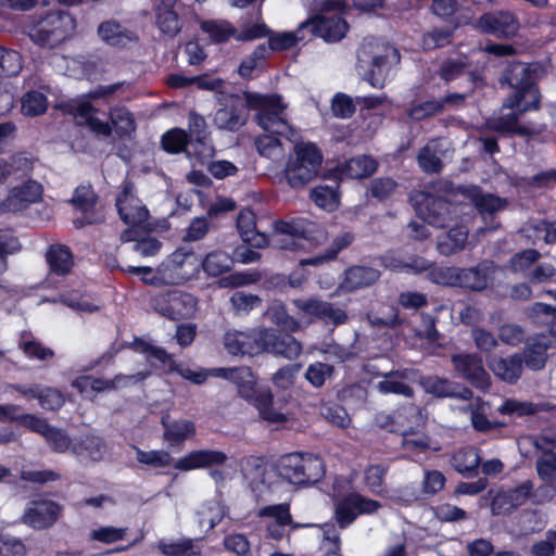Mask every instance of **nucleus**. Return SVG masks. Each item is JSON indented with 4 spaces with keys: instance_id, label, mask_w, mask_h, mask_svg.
I'll list each match as a JSON object with an SVG mask.
<instances>
[{
    "instance_id": "6e6d98bb",
    "label": "nucleus",
    "mask_w": 556,
    "mask_h": 556,
    "mask_svg": "<svg viewBox=\"0 0 556 556\" xmlns=\"http://www.w3.org/2000/svg\"><path fill=\"white\" fill-rule=\"evenodd\" d=\"M336 374L333 365L323 362H315L307 366L305 379L314 388H321L328 379H331Z\"/></svg>"
},
{
    "instance_id": "c03bdc74",
    "label": "nucleus",
    "mask_w": 556,
    "mask_h": 556,
    "mask_svg": "<svg viewBox=\"0 0 556 556\" xmlns=\"http://www.w3.org/2000/svg\"><path fill=\"white\" fill-rule=\"evenodd\" d=\"M255 148L261 156L274 163L281 162L286 157V148L281 140L270 134H264L255 139Z\"/></svg>"
},
{
    "instance_id": "864d4df0",
    "label": "nucleus",
    "mask_w": 556,
    "mask_h": 556,
    "mask_svg": "<svg viewBox=\"0 0 556 556\" xmlns=\"http://www.w3.org/2000/svg\"><path fill=\"white\" fill-rule=\"evenodd\" d=\"M22 113L34 117L46 113L48 109L47 96L38 90H29L22 97Z\"/></svg>"
},
{
    "instance_id": "c85d7f7f",
    "label": "nucleus",
    "mask_w": 556,
    "mask_h": 556,
    "mask_svg": "<svg viewBox=\"0 0 556 556\" xmlns=\"http://www.w3.org/2000/svg\"><path fill=\"white\" fill-rule=\"evenodd\" d=\"M489 368L501 380L507 383H516L522 372V357L514 354L508 357L493 356L488 361Z\"/></svg>"
},
{
    "instance_id": "2eb2a0df",
    "label": "nucleus",
    "mask_w": 556,
    "mask_h": 556,
    "mask_svg": "<svg viewBox=\"0 0 556 556\" xmlns=\"http://www.w3.org/2000/svg\"><path fill=\"white\" fill-rule=\"evenodd\" d=\"M187 5L181 0H156L153 5L154 25L167 38L177 37L184 26Z\"/></svg>"
},
{
    "instance_id": "052dcab7",
    "label": "nucleus",
    "mask_w": 556,
    "mask_h": 556,
    "mask_svg": "<svg viewBox=\"0 0 556 556\" xmlns=\"http://www.w3.org/2000/svg\"><path fill=\"white\" fill-rule=\"evenodd\" d=\"M137 460L140 464L152 466L154 468L167 467L172 464L173 457L167 451H142L137 448Z\"/></svg>"
},
{
    "instance_id": "c9c22d12",
    "label": "nucleus",
    "mask_w": 556,
    "mask_h": 556,
    "mask_svg": "<svg viewBox=\"0 0 556 556\" xmlns=\"http://www.w3.org/2000/svg\"><path fill=\"white\" fill-rule=\"evenodd\" d=\"M200 270L203 269L208 276L217 277L229 271L233 266L232 253L216 250L206 254L204 258L199 255Z\"/></svg>"
},
{
    "instance_id": "72a5a7b5",
    "label": "nucleus",
    "mask_w": 556,
    "mask_h": 556,
    "mask_svg": "<svg viewBox=\"0 0 556 556\" xmlns=\"http://www.w3.org/2000/svg\"><path fill=\"white\" fill-rule=\"evenodd\" d=\"M162 425L163 438L172 447L182 445L187 439L193 438L197 433L195 425L191 420L179 419L169 422L163 418Z\"/></svg>"
},
{
    "instance_id": "e2e57ef3",
    "label": "nucleus",
    "mask_w": 556,
    "mask_h": 556,
    "mask_svg": "<svg viewBox=\"0 0 556 556\" xmlns=\"http://www.w3.org/2000/svg\"><path fill=\"white\" fill-rule=\"evenodd\" d=\"M167 372H175L194 384H203L208 377V372L205 369L193 370L187 364L177 361L170 363V368H167Z\"/></svg>"
},
{
    "instance_id": "49530a36",
    "label": "nucleus",
    "mask_w": 556,
    "mask_h": 556,
    "mask_svg": "<svg viewBox=\"0 0 556 556\" xmlns=\"http://www.w3.org/2000/svg\"><path fill=\"white\" fill-rule=\"evenodd\" d=\"M456 287L472 291H482L488 287V275L479 266L458 268Z\"/></svg>"
},
{
    "instance_id": "423d86ee",
    "label": "nucleus",
    "mask_w": 556,
    "mask_h": 556,
    "mask_svg": "<svg viewBox=\"0 0 556 556\" xmlns=\"http://www.w3.org/2000/svg\"><path fill=\"white\" fill-rule=\"evenodd\" d=\"M323 154L312 142L296 143L289 156L283 174L292 188L306 185L314 179L321 166Z\"/></svg>"
},
{
    "instance_id": "a211bd4d",
    "label": "nucleus",
    "mask_w": 556,
    "mask_h": 556,
    "mask_svg": "<svg viewBox=\"0 0 556 556\" xmlns=\"http://www.w3.org/2000/svg\"><path fill=\"white\" fill-rule=\"evenodd\" d=\"M289 331L263 329L258 332L260 352L273 353L287 359H295L302 353V344Z\"/></svg>"
},
{
    "instance_id": "b1692460",
    "label": "nucleus",
    "mask_w": 556,
    "mask_h": 556,
    "mask_svg": "<svg viewBox=\"0 0 556 556\" xmlns=\"http://www.w3.org/2000/svg\"><path fill=\"white\" fill-rule=\"evenodd\" d=\"M477 27L485 34L500 38H510L517 34L519 21L509 11L489 12L479 17Z\"/></svg>"
},
{
    "instance_id": "ddd939ff",
    "label": "nucleus",
    "mask_w": 556,
    "mask_h": 556,
    "mask_svg": "<svg viewBox=\"0 0 556 556\" xmlns=\"http://www.w3.org/2000/svg\"><path fill=\"white\" fill-rule=\"evenodd\" d=\"M240 397L245 400L257 412L262 420L269 424H280L287 420L280 408L275 406L274 394L268 387H260L254 376L253 382H245L237 390Z\"/></svg>"
},
{
    "instance_id": "aec40b11",
    "label": "nucleus",
    "mask_w": 556,
    "mask_h": 556,
    "mask_svg": "<svg viewBox=\"0 0 556 556\" xmlns=\"http://www.w3.org/2000/svg\"><path fill=\"white\" fill-rule=\"evenodd\" d=\"M293 305L299 313L319 319L326 325L337 327L345 324L349 319L348 313L344 309L337 307L333 303L319 299H296L293 300Z\"/></svg>"
},
{
    "instance_id": "a18cd8bd",
    "label": "nucleus",
    "mask_w": 556,
    "mask_h": 556,
    "mask_svg": "<svg viewBox=\"0 0 556 556\" xmlns=\"http://www.w3.org/2000/svg\"><path fill=\"white\" fill-rule=\"evenodd\" d=\"M200 27L215 43H224L231 38L236 39L237 28L226 20L203 21Z\"/></svg>"
},
{
    "instance_id": "9d476101",
    "label": "nucleus",
    "mask_w": 556,
    "mask_h": 556,
    "mask_svg": "<svg viewBox=\"0 0 556 556\" xmlns=\"http://www.w3.org/2000/svg\"><path fill=\"white\" fill-rule=\"evenodd\" d=\"M148 303L156 314L174 321L193 317L198 308V299L178 289L155 292Z\"/></svg>"
},
{
    "instance_id": "f03ea898",
    "label": "nucleus",
    "mask_w": 556,
    "mask_h": 556,
    "mask_svg": "<svg viewBox=\"0 0 556 556\" xmlns=\"http://www.w3.org/2000/svg\"><path fill=\"white\" fill-rule=\"evenodd\" d=\"M116 207L121 219L128 226L121 236L123 242L157 243V240L151 238V235L159 226L165 227V222L159 225L149 220L150 212L138 198L131 181L125 180L121 185V191L116 197Z\"/></svg>"
},
{
    "instance_id": "9b49d317",
    "label": "nucleus",
    "mask_w": 556,
    "mask_h": 556,
    "mask_svg": "<svg viewBox=\"0 0 556 556\" xmlns=\"http://www.w3.org/2000/svg\"><path fill=\"white\" fill-rule=\"evenodd\" d=\"M76 20L68 12H52L43 17L30 31V39L42 47H54L72 37Z\"/></svg>"
},
{
    "instance_id": "39448f33",
    "label": "nucleus",
    "mask_w": 556,
    "mask_h": 556,
    "mask_svg": "<svg viewBox=\"0 0 556 556\" xmlns=\"http://www.w3.org/2000/svg\"><path fill=\"white\" fill-rule=\"evenodd\" d=\"M200 273L199 255L179 245L157 267L156 275L142 277L147 286H179L195 278Z\"/></svg>"
},
{
    "instance_id": "603ef678",
    "label": "nucleus",
    "mask_w": 556,
    "mask_h": 556,
    "mask_svg": "<svg viewBox=\"0 0 556 556\" xmlns=\"http://www.w3.org/2000/svg\"><path fill=\"white\" fill-rule=\"evenodd\" d=\"M112 126L118 136L130 135L136 129L132 114L123 106H114L109 113Z\"/></svg>"
},
{
    "instance_id": "4c0bfd02",
    "label": "nucleus",
    "mask_w": 556,
    "mask_h": 556,
    "mask_svg": "<svg viewBox=\"0 0 556 556\" xmlns=\"http://www.w3.org/2000/svg\"><path fill=\"white\" fill-rule=\"evenodd\" d=\"M46 254L51 273L65 276L74 266V256L68 245H49Z\"/></svg>"
},
{
    "instance_id": "8fccbe9b",
    "label": "nucleus",
    "mask_w": 556,
    "mask_h": 556,
    "mask_svg": "<svg viewBox=\"0 0 556 556\" xmlns=\"http://www.w3.org/2000/svg\"><path fill=\"white\" fill-rule=\"evenodd\" d=\"M268 58L269 48H266V43L258 45L253 52L240 63L238 68L239 75L243 78L252 77L253 72L262 68Z\"/></svg>"
},
{
    "instance_id": "774afa93",
    "label": "nucleus",
    "mask_w": 556,
    "mask_h": 556,
    "mask_svg": "<svg viewBox=\"0 0 556 556\" xmlns=\"http://www.w3.org/2000/svg\"><path fill=\"white\" fill-rule=\"evenodd\" d=\"M45 439L51 450L56 453H64L67 450L72 451L73 440L62 429L52 427Z\"/></svg>"
},
{
    "instance_id": "cd10ccee",
    "label": "nucleus",
    "mask_w": 556,
    "mask_h": 556,
    "mask_svg": "<svg viewBox=\"0 0 556 556\" xmlns=\"http://www.w3.org/2000/svg\"><path fill=\"white\" fill-rule=\"evenodd\" d=\"M104 452L105 442L100 435L87 432L73 439L72 453L79 458L100 462Z\"/></svg>"
},
{
    "instance_id": "a19ab883",
    "label": "nucleus",
    "mask_w": 556,
    "mask_h": 556,
    "mask_svg": "<svg viewBox=\"0 0 556 556\" xmlns=\"http://www.w3.org/2000/svg\"><path fill=\"white\" fill-rule=\"evenodd\" d=\"M405 378L406 375L404 371L392 370L384 375V379L379 381L376 388L382 394H396L413 397L414 389L403 381Z\"/></svg>"
},
{
    "instance_id": "6e6552de",
    "label": "nucleus",
    "mask_w": 556,
    "mask_h": 556,
    "mask_svg": "<svg viewBox=\"0 0 556 556\" xmlns=\"http://www.w3.org/2000/svg\"><path fill=\"white\" fill-rule=\"evenodd\" d=\"M380 267L391 270H402L404 261L390 254L374 257L370 265L349 266L340 281V289L344 292H354L374 286L381 277Z\"/></svg>"
},
{
    "instance_id": "4d7b16f0",
    "label": "nucleus",
    "mask_w": 556,
    "mask_h": 556,
    "mask_svg": "<svg viewBox=\"0 0 556 556\" xmlns=\"http://www.w3.org/2000/svg\"><path fill=\"white\" fill-rule=\"evenodd\" d=\"M388 468L381 464L369 465L364 472V482L375 495H381L386 491L384 478Z\"/></svg>"
},
{
    "instance_id": "338daca9",
    "label": "nucleus",
    "mask_w": 556,
    "mask_h": 556,
    "mask_svg": "<svg viewBox=\"0 0 556 556\" xmlns=\"http://www.w3.org/2000/svg\"><path fill=\"white\" fill-rule=\"evenodd\" d=\"M541 254L534 249H528L516 253L509 260V269L514 273H521L529 269L539 258Z\"/></svg>"
},
{
    "instance_id": "0eeeda50",
    "label": "nucleus",
    "mask_w": 556,
    "mask_h": 556,
    "mask_svg": "<svg viewBox=\"0 0 556 556\" xmlns=\"http://www.w3.org/2000/svg\"><path fill=\"white\" fill-rule=\"evenodd\" d=\"M315 8L320 14L305 21L311 23L306 30L309 40L315 36L327 42L343 39L349 30L346 21L338 14L343 9V0H321Z\"/></svg>"
},
{
    "instance_id": "f257e3e1",
    "label": "nucleus",
    "mask_w": 556,
    "mask_h": 556,
    "mask_svg": "<svg viewBox=\"0 0 556 556\" xmlns=\"http://www.w3.org/2000/svg\"><path fill=\"white\" fill-rule=\"evenodd\" d=\"M530 72V67L522 63H514L507 67L502 84H507L516 91L505 100L500 113L488 121L489 128L519 135L530 132L528 127L518 123L523 113L540 109V90L532 81Z\"/></svg>"
},
{
    "instance_id": "680f3d73",
    "label": "nucleus",
    "mask_w": 556,
    "mask_h": 556,
    "mask_svg": "<svg viewBox=\"0 0 556 556\" xmlns=\"http://www.w3.org/2000/svg\"><path fill=\"white\" fill-rule=\"evenodd\" d=\"M23 68L22 56L15 50L2 48L0 56V76H15Z\"/></svg>"
},
{
    "instance_id": "58836bf2",
    "label": "nucleus",
    "mask_w": 556,
    "mask_h": 556,
    "mask_svg": "<svg viewBox=\"0 0 556 556\" xmlns=\"http://www.w3.org/2000/svg\"><path fill=\"white\" fill-rule=\"evenodd\" d=\"M237 228L243 243H266V236L256 229V216L250 208L242 210L237 217Z\"/></svg>"
},
{
    "instance_id": "f704fd0d",
    "label": "nucleus",
    "mask_w": 556,
    "mask_h": 556,
    "mask_svg": "<svg viewBox=\"0 0 556 556\" xmlns=\"http://www.w3.org/2000/svg\"><path fill=\"white\" fill-rule=\"evenodd\" d=\"M464 194L472 202L479 213L483 216L493 215L506 207L505 199L491 193H482L477 187L466 188Z\"/></svg>"
},
{
    "instance_id": "1a4fd4ad",
    "label": "nucleus",
    "mask_w": 556,
    "mask_h": 556,
    "mask_svg": "<svg viewBox=\"0 0 556 556\" xmlns=\"http://www.w3.org/2000/svg\"><path fill=\"white\" fill-rule=\"evenodd\" d=\"M248 105L256 110V123L267 132L287 135L290 125L287 122L285 110L287 105L278 94L264 96L248 92Z\"/></svg>"
},
{
    "instance_id": "79ce46f5",
    "label": "nucleus",
    "mask_w": 556,
    "mask_h": 556,
    "mask_svg": "<svg viewBox=\"0 0 556 556\" xmlns=\"http://www.w3.org/2000/svg\"><path fill=\"white\" fill-rule=\"evenodd\" d=\"M266 318L278 327V330L295 332L300 329V323L291 316L286 305L280 301L273 302L265 312Z\"/></svg>"
},
{
    "instance_id": "4be33fe9",
    "label": "nucleus",
    "mask_w": 556,
    "mask_h": 556,
    "mask_svg": "<svg viewBox=\"0 0 556 556\" xmlns=\"http://www.w3.org/2000/svg\"><path fill=\"white\" fill-rule=\"evenodd\" d=\"M62 513V506L50 500H34L23 514V521L36 530L52 527Z\"/></svg>"
},
{
    "instance_id": "bb28decb",
    "label": "nucleus",
    "mask_w": 556,
    "mask_h": 556,
    "mask_svg": "<svg viewBox=\"0 0 556 556\" xmlns=\"http://www.w3.org/2000/svg\"><path fill=\"white\" fill-rule=\"evenodd\" d=\"M408 267L417 273L430 270L429 275L433 282L442 286L456 287L457 273L456 267H438L434 262L420 256H413L409 262H404V268Z\"/></svg>"
},
{
    "instance_id": "de8ad7c7",
    "label": "nucleus",
    "mask_w": 556,
    "mask_h": 556,
    "mask_svg": "<svg viewBox=\"0 0 556 556\" xmlns=\"http://www.w3.org/2000/svg\"><path fill=\"white\" fill-rule=\"evenodd\" d=\"M303 275L298 273L285 274H270L264 277L262 286L265 290L283 292L288 288H299L304 282Z\"/></svg>"
},
{
    "instance_id": "2f4dec72",
    "label": "nucleus",
    "mask_w": 556,
    "mask_h": 556,
    "mask_svg": "<svg viewBox=\"0 0 556 556\" xmlns=\"http://www.w3.org/2000/svg\"><path fill=\"white\" fill-rule=\"evenodd\" d=\"M224 346L233 356L260 353L257 338L253 339L249 333L237 330L224 334Z\"/></svg>"
},
{
    "instance_id": "dca6fc26",
    "label": "nucleus",
    "mask_w": 556,
    "mask_h": 556,
    "mask_svg": "<svg viewBox=\"0 0 556 556\" xmlns=\"http://www.w3.org/2000/svg\"><path fill=\"white\" fill-rule=\"evenodd\" d=\"M220 108L214 114V125L223 130L237 131L249 119L248 92L245 98L226 94L219 98Z\"/></svg>"
},
{
    "instance_id": "13d9d810",
    "label": "nucleus",
    "mask_w": 556,
    "mask_h": 556,
    "mask_svg": "<svg viewBox=\"0 0 556 556\" xmlns=\"http://www.w3.org/2000/svg\"><path fill=\"white\" fill-rule=\"evenodd\" d=\"M314 203L325 210L333 211L338 207L339 197L334 188L329 186H317L311 193Z\"/></svg>"
},
{
    "instance_id": "20e7f679",
    "label": "nucleus",
    "mask_w": 556,
    "mask_h": 556,
    "mask_svg": "<svg viewBox=\"0 0 556 556\" xmlns=\"http://www.w3.org/2000/svg\"><path fill=\"white\" fill-rule=\"evenodd\" d=\"M283 481L294 485H311L320 481L326 472L324 459L312 453L292 452L281 455L274 465Z\"/></svg>"
},
{
    "instance_id": "f8f14e48",
    "label": "nucleus",
    "mask_w": 556,
    "mask_h": 556,
    "mask_svg": "<svg viewBox=\"0 0 556 556\" xmlns=\"http://www.w3.org/2000/svg\"><path fill=\"white\" fill-rule=\"evenodd\" d=\"M67 202L74 208L73 223L76 228L100 224L105 218L104 210L99 204V195L90 184L76 187Z\"/></svg>"
},
{
    "instance_id": "09e8293b",
    "label": "nucleus",
    "mask_w": 556,
    "mask_h": 556,
    "mask_svg": "<svg viewBox=\"0 0 556 556\" xmlns=\"http://www.w3.org/2000/svg\"><path fill=\"white\" fill-rule=\"evenodd\" d=\"M93 108L89 102H79L74 106V113L85 118L89 129L98 136L109 137L112 132V127L108 122H104L92 115Z\"/></svg>"
},
{
    "instance_id": "5701e85b",
    "label": "nucleus",
    "mask_w": 556,
    "mask_h": 556,
    "mask_svg": "<svg viewBox=\"0 0 556 556\" xmlns=\"http://www.w3.org/2000/svg\"><path fill=\"white\" fill-rule=\"evenodd\" d=\"M42 186L28 179L23 184L10 189L8 195L0 204L3 212H20L27 208L33 203L39 202L42 198Z\"/></svg>"
},
{
    "instance_id": "0e129e2a",
    "label": "nucleus",
    "mask_w": 556,
    "mask_h": 556,
    "mask_svg": "<svg viewBox=\"0 0 556 556\" xmlns=\"http://www.w3.org/2000/svg\"><path fill=\"white\" fill-rule=\"evenodd\" d=\"M442 111V101L439 99H430L413 105L408 110L407 114L408 117L414 121H422L427 117L441 113Z\"/></svg>"
},
{
    "instance_id": "ea45409f",
    "label": "nucleus",
    "mask_w": 556,
    "mask_h": 556,
    "mask_svg": "<svg viewBox=\"0 0 556 556\" xmlns=\"http://www.w3.org/2000/svg\"><path fill=\"white\" fill-rule=\"evenodd\" d=\"M521 237L533 241H543L544 243L556 242V222L539 220L526 224L520 230Z\"/></svg>"
},
{
    "instance_id": "37998d69",
    "label": "nucleus",
    "mask_w": 556,
    "mask_h": 556,
    "mask_svg": "<svg viewBox=\"0 0 556 556\" xmlns=\"http://www.w3.org/2000/svg\"><path fill=\"white\" fill-rule=\"evenodd\" d=\"M440 141L438 139L430 140L422 147L417 155V163L422 172L427 174L440 173L443 168V163L439 156Z\"/></svg>"
},
{
    "instance_id": "6ab92c4d",
    "label": "nucleus",
    "mask_w": 556,
    "mask_h": 556,
    "mask_svg": "<svg viewBox=\"0 0 556 556\" xmlns=\"http://www.w3.org/2000/svg\"><path fill=\"white\" fill-rule=\"evenodd\" d=\"M451 362L459 377L467 380L473 388L486 391L491 387V379L483 367V359L477 353L453 354Z\"/></svg>"
},
{
    "instance_id": "4468645a",
    "label": "nucleus",
    "mask_w": 556,
    "mask_h": 556,
    "mask_svg": "<svg viewBox=\"0 0 556 556\" xmlns=\"http://www.w3.org/2000/svg\"><path fill=\"white\" fill-rule=\"evenodd\" d=\"M421 202L417 208L421 220H414L407 225V231L413 240L422 241L428 237L426 224L435 227H445L444 214L448 210V204L442 200L429 194H421Z\"/></svg>"
},
{
    "instance_id": "393cba45",
    "label": "nucleus",
    "mask_w": 556,
    "mask_h": 556,
    "mask_svg": "<svg viewBox=\"0 0 556 556\" xmlns=\"http://www.w3.org/2000/svg\"><path fill=\"white\" fill-rule=\"evenodd\" d=\"M97 36L101 42L115 49H125L138 41L135 31L114 18L101 22L97 28Z\"/></svg>"
},
{
    "instance_id": "bf43d9fd",
    "label": "nucleus",
    "mask_w": 556,
    "mask_h": 556,
    "mask_svg": "<svg viewBox=\"0 0 556 556\" xmlns=\"http://www.w3.org/2000/svg\"><path fill=\"white\" fill-rule=\"evenodd\" d=\"M189 143L188 135L180 128H173L162 136V147L169 153H179Z\"/></svg>"
},
{
    "instance_id": "412c9836",
    "label": "nucleus",
    "mask_w": 556,
    "mask_h": 556,
    "mask_svg": "<svg viewBox=\"0 0 556 556\" xmlns=\"http://www.w3.org/2000/svg\"><path fill=\"white\" fill-rule=\"evenodd\" d=\"M419 386L426 393L438 399L469 401L473 395L468 387L437 375L421 376L419 378Z\"/></svg>"
},
{
    "instance_id": "473e14b6",
    "label": "nucleus",
    "mask_w": 556,
    "mask_h": 556,
    "mask_svg": "<svg viewBox=\"0 0 556 556\" xmlns=\"http://www.w3.org/2000/svg\"><path fill=\"white\" fill-rule=\"evenodd\" d=\"M481 457L475 447H464L452 455L451 464L455 471L464 478L471 479L478 476Z\"/></svg>"
},
{
    "instance_id": "e433bc0d",
    "label": "nucleus",
    "mask_w": 556,
    "mask_h": 556,
    "mask_svg": "<svg viewBox=\"0 0 556 556\" xmlns=\"http://www.w3.org/2000/svg\"><path fill=\"white\" fill-rule=\"evenodd\" d=\"M377 169V162L367 155H358L345 161L340 166V175L350 179H362L372 175Z\"/></svg>"
},
{
    "instance_id": "f3484780",
    "label": "nucleus",
    "mask_w": 556,
    "mask_h": 556,
    "mask_svg": "<svg viewBox=\"0 0 556 556\" xmlns=\"http://www.w3.org/2000/svg\"><path fill=\"white\" fill-rule=\"evenodd\" d=\"M380 502L365 497L358 492H350L334 503V518L340 529L350 527L358 516L375 514Z\"/></svg>"
},
{
    "instance_id": "7c9ffc66",
    "label": "nucleus",
    "mask_w": 556,
    "mask_h": 556,
    "mask_svg": "<svg viewBox=\"0 0 556 556\" xmlns=\"http://www.w3.org/2000/svg\"><path fill=\"white\" fill-rule=\"evenodd\" d=\"M311 26L309 22H302L294 31H283L268 36L266 48H269V55L273 52L285 51L293 48L300 41H307L309 37L306 30Z\"/></svg>"
},
{
    "instance_id": "3c124183",
    "label": "nucleus",
    "mask_w": 556,
    "mask_h": 556,
    "mask_svg": "<svg viewBox=\"0 0 556 556\" xmlns=\"http://www.w3.org/2000/svg\"><path fill=\"white\" fill-rule=\"evenodd\" d=\"M26 333L22 334V339L18 342V349L29 359L48 361L54 357V351L48 346H45L40 341L33 338L29 332L28 336L31 339H25Z\"/></svg>"
},
{
    "instance_id": "a878e982",
    "label": "nucleus",
    "mask_w": 556,
    "mask_h": 556,
    "mask_svg": "<svg viewBox=\"0 0 556 556\" xmlns=\"http://www.w3.org/2000/svg\"><path fill=\"white\" fill-rule=\"evenodd\" d=\"M227 459L228 456L223 451L195 450L178 458L174 464V468L181 471L212 468L224 465Z\"/></svg>"
},
{
    "instance_id": "7ed1b4c3",
    "label": "nucleus",
    "mask_w": 556,
    "mask_h": 556,
    "mask_svg": "<svg viewBox=\"0 0 556 556\" xmlns=\"http://www.w3.org/2000/svg\"><path fill=\"white\" fill-rule=\"evenodd\" d=\"M356 68L374 88H383L393 68L400 64L401 55L396 48L377 38H365L356 52Z\"/></svg>"
},
{
    "instance_id": "5fc2aeb1",
    "label": "nucleus",
    "mask_w": 556,
    "mask_h": 556,
    "mask_svg": "<svg viewBox=\"0 0 556 556\" xmlns=\"http://www.w3.org/2000/svg\"><path fill=\"white\" fill-rule=\"evenodd\" d=\"M547 344L535 341L529 343L523 352L522 364L532 370L542 369L547 361Z\"/></svg>"
},
{
    "instance_id": "c756f323",
    "label": "nucleus",
    "mask_w": 556,
    "mask_h": 556,
    "mask_svg": "<svg viewBox=\"0 0 556 556\" xmlns=\"http://www.w3.org/2000/svg\"><path fill=\"white\" fill-rule=\"evenodd\" d=\"M33 172V162L23 153H17L8 159H0V184L11 179L28 177Z\"/></svg>"
},
{
    "instance_id": "69168bd1",
    "label": "nucleus",
    "mask_w": 556,
    "mask_h": 556,
    "mask_svg": "<svg viewBox=\"0 0 556 556\" xmlns=\"http://www.w3.org/2000/svg\"><path fill=\"white\" fill-rule=\"evenodd\" d=\"M453 31L446 28H434L422 37V47L426 50H433L451 43Z\"/></svg>"
}]
</instances>
